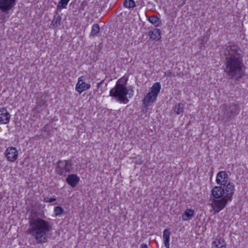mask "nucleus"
<instances>
[{
	"instance_id": "f257e3e1",
	"label": "nucleus",
	"mask_w": 248,
	"mask_h": 248,
	"mask_svg": "<svg viewBox=\"0 0 248 248\" xmlns=\"http://www.w3.org/2000/svg\"><path fill=\"white\" fill-rule=\"evenodd\" d=\"M224 55L223 69L226 78L234 81L240 80L245 76L246 69L242 51L237 46L231 45L226 47Z\"/></svg>"
},
{
	"instance_id": "f03ea898",
	"label": "nucleus",
	"mask_w": 248,
	"mask_h": 248,
	"mask_svg": "<svg viewBox=\"0 0 248 248\" xmlns=\"http://www.w3.org/2000/svg\"><path fill=\"white\" fill-rule=\"evenodd\" d=\"M29 228L26 232L32 236L37 244L46 243L47 234L52 230V223L39 217H29Z\"/></svg>"
},
{
	"instance_id": "7ed1b4c3",
	"label": "nucleus",
	"mask_w": 248,
	"mask_h": 248,
	"mask_svg": "<svg viewBox=\"0 0 248 248\" xmlns=\"http://www.w3.org/2000/svg\"><path fill=\"white\" fill-rule=\"evenodd\" d=\"M127 78L123 77L118 79L116 85L109 92V95L114 98L117 101L126 104L129 100L126 96L127 94L133 95V91L132 89L126 88V82Z\"/></svg>"
},
{
	"instance_id": "20e7f679",
	"label": "nucleus",
	"mask_w": 248,
	"mask_h": 248,
	"mask_svg": "<svg viewBox=\"0 0 248 248\" xmlns=\"http://www.w3.org/2000/svg\"><path fill=\"white\" fill-rule=\"evenodd\" d=\"M72 165L71 160H59L56 164V173L59 175L65 176L67 173H70L72 171Z\"/></svg>"
},
{
	"instance_id": "39448f33",
	"label": "nucleus",
	"mask_w": 248,
	"mask_h": 248,
	"mask_svg": "<svg viewBox=\"0 0 248 248\" xmlns=\"http://www.w3.org/2000/svg\"><path fill=\"white\" fill-rule=\"evenodd\" d=\"M239 111L240 108L238 104L231 103L225 107L224 115L228 119L232 118L237 115Z\"/></svg>"
},
{
	"instance_id": "423d86ee",
	"label": "nucleus",
	"mask_w": 248,
	"mask_h": 248,
	"mask_svg": "<svg viewBox=\"0 0 248 248\" xmlns=\"http://www.w3.org/2000/svg\"><path fill=\"white\" fill-rule=\"evenodd\" d=\"M229 200L224 197L221 198L220 199L216 200L214 199L212 206L216 213H218L222 210L226 206L228 201Z\"/></svg>"
},
{
	"instance_id": "0eeeda50",
	"label": "nucleus",
	"mask_w": 248,
	"mask_h": 248,
	"mask_svg": "<svg viewBox=\"0 0 248 248\" xmlns=\"http://www.w3.org/2000/svg\"><path fill=\"white\" fill-rule=\"evenodd\" d=\"M84 78L83 76L78 78V81L76 85V90L80 94L83 91L87 90L91 88V85L84 82Z\"/></svg>"
},
{
	"instance_id": "6e6552de",
	"label": "nucleus",
	"mask_w": 248,
	"mask_h": 248,
	"mask_svg": "<svg viewBox=\"0 0 248 248\" xmlns=\"http://www.w3.org/2000/svg\"><path fill=\"white\" fill-rule=\"evenodd\" d=\"M5 154L8 161L14 162L17 159L18 153L16 148L9 147L6 149Z\"/></svg>"
},
{
	"instance_id": "1a4fd4ad",
	"label": "nucleus",
	"mask_w": 248,
	"mask_h": 248,
	"mask_svg": "<svg viewBox=\"0 0 248 248\" xmlns=\"http://www.w3.org/2000/svg\"><path fill=\"white\" fill-rule=\"evenodd\" d=\"M16 0H0V10L7 12L16 4Z\"/></svg>"
},
{
	"instance_id": "9d476101",
	"label": "nucleus",
	"mask_w": 248,
	"mask_h": 248,
	"mask_svg": "<svg viewBox=\"0 0 248 248\" xmlns=\"http://www.w3.org/2000/svg\"><path fill=\"white\" fill-rule=\"evenodd\" d=\"M223 188H224V197L229 201H231L232 196L234 191V186L232 183H229L225 185H222Z\"/></svg>"
},
{
	"instance_id": "9b49d317",
	"label": "nucleus",
	"mask_w": 248,
	"mask_h": 248,
	"mask_svg": "<svg viewBox=\"0 0 248 248\" xmlns=\"http://www.w3.org/2000/svg\"><path fill=\"white\" fill-rule=\"evenodd\" d=\"M11 119V115L6 108H3L0 109V123L7 124Z\"/></svg>"
},
{
	"instance_id": "f8f14e48",
	"label": "nucleus",
	"mask_w": 248,
	"mask_h": 248,
	"mask_svg": "<svg viewBox=\"0 0 248 248\" xmlns=\"http://www.w3.org/2000/svg\"><path fill=\"white\" fill-rule=\"evenodd\" d=\"M228 175L225 171L219 172L216 177V182L217 184L222 185H226L227 183Z\"/></svg>"
},
{
	"instance_id": "ddd939ff",
	"label": "nucleus",
	"mask_w": 248,
	"mask_h": 248,
	"mask_svg": "<svg viewBox=\"0 0 248 248\" xmlns=\"http://www.w3.org/2000/svg\"><path fill=\"white\" fill-rule=\"evenodd\" d=\"M224 188L221 186H216L213 188L211 192L215 198L220 199L224 197Z\"/></svg>"
},
{
	"instance_id": "4468645a",
	"label": "nucleus",
	"mask_w": 248,
	"mask_h": 248,
	"mask_svg": "<svg viewBox=\"0 0 248 248\" xmlns=\"http://www.w3.org/2000/svg\"><path fill=\"white\" fill-rule=\"evenodd\" d=\"M66 181L71 187H75L78 184L79 178L76 174H70L66 178Z\"/></svg>"
},
{
	"instance_id": "2eb2a0df",
	"label": "nucleus",
	"mask_w": 248,
	"mask_h": 248,
	"mask_svg": "<svg viewBox=\"0 0 248 248\" xmlns=\"http://www.w3.org/2000/svg\"><path fill=\"white\" fill-rule=\"evenodd\" d=\"M57 10L55 11V14L53 16L52 21L50 25V27L52 29H55L61 25L62 17L58 13Z\"/></svg>"
},
{
	"instance_id": "dca6fc26",
	"label": "nucleus",
	"mask_w": 248,
	"mask_h": 248,
	"mask_svg": "<svg viewBox=\"0 0 248 248\" xmlns=\"http://www.w3.org/2000/svg\"><path fill=\"white\" fill-rule=\"evenodd\" d=\"M160 34V31L158 29L150 30L148 32V35L150 37V38L155 41H158L161 38Z\"/></svg>"
},
{
	"instance_id": "f3484780",
	"label": "nucleus",
	"mask_w": 248,
	"mask_h": 248,
	"mask_svg": "<svg viewBox=\"0 0 248 248\" xmlns=\"http://www.w3.org/2000/svg\"><path fill=\"white\" fill-rule=\"evenodd\" d=\"M212 248H226L224 240L220 237L217 238L212 244Z\"/></svg>"
},
{
	"instance_id": "a211bd4d",
	"label": "nucleus",
	"mask_w": 248,
	"mask_h": 248,
	"mask_svg": "<svg viewBox=\"0 0 248 248\" xmlns=\"http://www.w3.org/2000/svg\"><path fill=\"white\" fill-rule=\"evenodd\" d=\"M156 98V96L149 92L148 93L144 96L143 103L146 106H148L150 103L155 102Z\"/></svg>"
},
{
	"instance_id": "6ab92c4d",
	"label": "nucleus",
	"mask_w": 248,
	"mask_h": 248,
	"mask_svg": "<svg viewBox=\"0 0 248 248\" xmlns=\"http://www.w3.org/2000/svg\"><path fill=\"white\" fill-rule=\"evenodd\" d=\"M195 215L194 211L191 209H186L182 215L183 220H188L191 219Z\"/></svg>"
},
{
	"instance_id": "aec40b11",
	"label": "nucleus",
	"mask_w": 248,
	"mask_h": 248,
	"mask_svg": "<svg viewBox=\"0 0 248 248\" xmlns=\"http://www.w3.org/2000/svg\"><path fill=\"white\" fill-rule=\"evenodd\" d=\"M161 89V85L159 82H156L153 84L151 88L149 93L154 94L155 96H157L160 90Z\"/></svg>"
},
{
	"instance_id": "412c9836",
	"label": "nucleus",
	"mask_w": 248,
	"mask_h": 248,
	"mask_svg": "<svg viewBox=\"0 0 248 248\" xmlns=\"http://www.w3.org/2000/svg\"><path fill=\"white\" fill-rule=\"evenodd\" d=\"M163 238L164 239V244L165 247H167L168 245H170V232L169 229H166L163 232Z\"/></svg>"
},
{
	"instance_id": "4be33fe9",
	"label": "nucleus",
	"mask_w": 248,
	"mask_h": 248,
	"mask_svg": "<svg viewBox=\"0 0 248 248\" xmlns=\"http://www.w3.org/2000/svg\"><path fill=\"white\" fill-rule=\"evenodd\" d=\"M149 21L155 27L159 26L161 24V21L156 16H150L148 18Z\"/></svg>"
},
{
	"instance_id": "5701e85b",
	"label": "nucleus",
	"mask_w": 248,
	"mask_h": 248,
	"mask_svg": "<svg viewBox=\"0 0 248 248\" xmlns=\"http://www.w3.org/2000/svg\"><path fill=\"white\" fill-rule=\"evenodd\" d=\"M184 106L183 103L177 104L174 108V112L177 115L182 114L184 112Z\"/></svg>"
},
{
	"instance_id": "b1692460",
	"label": "nucleus",
	"mask_w": 248,
	"mask_h": 248,
	"mask_svg": "<svg viewBox=\"0 0 248 248\" xmlns=\"http://www.w3.org/2000/svg\"><path fill=\"white\" fill-rule=\"evenodd\" d=\"M70 0H60L58 3L57 9V11H61L62 9L66 8Z\"/></svg>"
},
{
	"instance_id": "393cba45",
	"label": "nucleus",
	"mask_w": 248,
	"mask_h": 248,
	"mask_svg": "<svg viewBox=\"0 0 248 248\" xmlns=\"http://www.w3.org/2000/svg\"><path fill=\"white\" fill-rule=\"evenodd\" d=\"M100 27L98 24H94L93 25L92 28V31L90 33V35L92 36H94L99 32Z\"/></svg>"
},
{
	"instance_id": "a878e982",
	"label": "nucleus",
	"mask_w": 248,
	"mask_h": 248,
	"mask_svg": "<svg viewBox=\"0 0 248 248\" xmlns=\"http://www.w3.org/2000/svg\"><path fill=\"white\" fill-rule=\"evenodd\" d=\"M123 5L124 7L129 9L136 6V4L134 0H124Z\"/></svg>"
},
{
	"instance_id": "bb28decb",
	"label": "nucleus",
	"mask_w": 248,
	"mask_h": 248,
	"mask_svg": "<svg viewBox=\"0 0 248 248\" xmlns=\"http://www.w3.org/2000/svg\"><path fill=\"white\" fill-rule=\"evenodd\" d=\"M54 212L55 216H59L64 212V210L61 206H56L54 208Z\"/></svg>"
},
{
	"instance_id": "cd10ccee",
	"label": "nucleus",
	"mask_w": 248,
	"mask_h": 248,
	"mask_svg": "<svg viewBox=\"0 0 248 248\" xmlns=\"http://www.w3.org/2000/svg\"><path fill=\"white\" fill-rule=\"evenodd\" d=\"M89 0H83L81 4V6H80V8L82 10H85V9L88 7V2H89Z\"/></svg>"
},
{
	"instance_id": "c85d7f7f",
	"label": "nucleus",
	"mask_w": 248,
	"mask_h": 248,
	"mask_svg": "<svg viewBox=\"0 0 248 248\" xmlns=\"http://www.w3.org/2000/svg\"><path fill=\"white\" fill-rule=\"evenodd\" d=\"M44 202H52L56 201L55 198L46 197L44 199Z\"/></svg>"
},
{
	"instance_id": "c756f323",
	"label": "nucleus",
	"mask_w": 248,
	"mask_h": 248,
	"mask_svg": "<svg viewBox=\"0 0 248 248\" xmlns=\"http://www.w3.org/2000/svg\"><path fill=\"white\" fill-rule=\"evenodd\" d=\"M172 74V72L170 70H169L164 73L165 76L170 77Z\"/></svg>"
},
{
	"instance_id": "7c9ffc66",
	"label": "nucleus",
	"mask_w": 248,
	"mask_h": 248,
	"mask_svg": "<svg viewBox=\"0 0 248 248\" xmlns=\"http://www.w3.org/2000/svg\"><path fill=\"white\" fill-rule=\"evenodd\" d=\"M104 81V80H102L101 82H100L97 84V89H99L101 85L103 83Z\"/></svg>"
},
{
	"instance_id": "2f4dec72",
	"label": "nucleus",
	"mask_w": 248,
	"mask_h": 248,
	"mask_svg": "<svg viewBox=\"0 0 248 248\" xmlns=\"http://www.w3.org/2000/svg\"><path fill=\"white\" fill-rule=\"evenodd\" d=\"M140 248H148V246L146 244H142L141 245Z\"/></svg>"
},
{
	"instance_id": "473e14b6",
	"label": "nucleus",
	"mask_w": 248,
	"mask_h": 248,
	"mask_svg": "<svg viewBox=\"0 0 248 248\" xmlns=\"http://www.w3.org/2000/svg\"><path fill=\"white\" fill-rule=\"evenodd\" d=\"M45 104V102H43L42 103H38V105H41V106H42V105H44Z\"/></svg>"
},
{
	"instance_id": "72a5a7b5",
	"label": "nucleus",
	"mask_w": 248,
	"mask_h": 248,
	"mask_svg": "<svg viewBox=\"0 0 248 248\" xmlns=\"http://www.w3.org/2000/svg\"><path fill=\"white\" fill-rule=\"evenodd\" d=\"M169 246H170V245H168L167 247H165L166 248H170Z\"/></svg>"
}]
</instances>
